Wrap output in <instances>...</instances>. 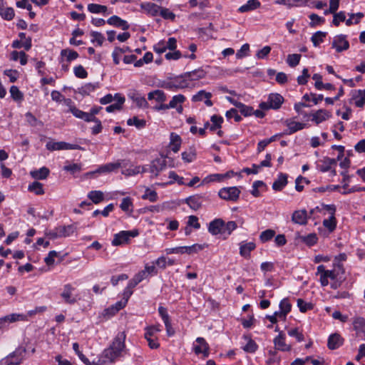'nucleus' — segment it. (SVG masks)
Here are the masks:
<instances>
[{"label": "nucleus", "instance_id": "obj_1", "mask_svg": "<svg viewBox=\"0 0 365 365\" xmlns=\"http://www.w3.org/2000/svg\"><path fill=\"white\" fill-rule=\"evenodd\" d=\"M126 334L125 331H120L114 337L112 343L107 349L102 352L98 364L113 363L117 359L123 356L126 352L125 347Z\"/></svg>", "mask_w": 365, "mask_h": 365}, {"label": "nucleus", "instance_id": "obj_2", "mask_svg": "<svg viewBox=\"0 0 365 365\" xmlns=\"http://www.w3.org/2000/svg\"><path fill=\"white\" fill-rule=\"evenodd\" d=\"M284 98L279 93H270L266 102H261L259 105L262 110H277L281 108L284 103Z\"/></svg>", "mask_w": 365, "mask_h": 365}, {"label": "nucleus", "instance_id": "obj_3", "mask_svg": "<svg viewBox=\"0 0 365 365\" xmlns=\"http://www.w3.org/2000/svg\"><path fill=\"white\" fill-rule=\"evenodd\" d=\"M138 235L139 232L136 229L128 231H120V232L114 235L112 240V245L113 246H120L124 244H128L130 237H135Z\"/></svg>", "mask_w": 365, "mask_h": 365}, {"label": "nucleus", "instance_id": "obj_4", "mask_svg": "<svg viewBox=\"0 0 365 365\" xmlns=\"http://www.w3.org/2000/svg\"><path fill=\"white\" fill-rule=\"evenodd\" d=\"M25 352L26 349L24 348L19 347L6 356L2 361L4 365H20Z\"/></svg>", "mask_w": 365, "mask_h": 365}, {"label": "nucleus", "instance_id": "obj_5", "mask_svg": "<svg viewBox=\"0 0 365 365\" xmlns=\"http://www.w3.org/2000/svg\"><path fill=\"white\" fill-rule=\"evenodd\" d=\"M74 290L75 287H73L71 284H66L63 285L61 297L64 303L68 304H74L80 299L78 295H74L73 294Z\"/></svg>", "mask_w": 365, "mask_h": 365}, {"label": "nucleus", "instance_id": "obj_6", "mask_svg": "<svg viewBox=\"0 0 365 365\" xmlns=\"http://www.w3.org/2000/svg\"><path fill=\"white\" fill-rule=\"evenodd\" d=\"M240 194V190L237 187H223L218 193L220 198L230 201H237Z\"/></svg>", "mask_w": 365, "mask_h": 365}, {"label": "nucleus", "instance_id": "obj_7", "mask_svg": "<svg viewBox=\"0 0 365 365\" xmlns=\"http://www.w3.org/2000/svg\"><path fill=\"white\" fill-rule=\"evenodd\" d=\"M145 167L148 170L147 172L151 173L152 176L157 177L166 168V161L164 159L157 158Z\"/></svg>", "mask_w": 365, "mask_h": 365}, {"label": "nucleus", "instance_id": "obj_8", "mask_svg": "<svg viewBox=\"0 0 365 365\" xmlns=\"http://www.w3.org/2000/svg\"><path fill=\"white\" fill-rule=\"evenodd\" d=\"M128 165L126 160H118L115 163H110L100 166L94 173H110L115 171L120 167H125Z\"/></svg>", "mask_w": 365, "mask_h": 365}, {"label": "nucleus", "instance_id": "obj_9", "mask_svg": "<svg viewBox=\"0 0 365 365\" xmlns=\"http://www.w3.org/2000/svg\"><path fill=\"white\" fill-rule=\"evenodd\" d=\"M159 331L160 329L155 326L148 327L145 329V339L147 340L150 349H157L160 346L157 339L153 338L154 334Z\"/></svg>", "mask_w": 365, "mask_h": 365}, {"label": "nucleus", "instance_id": "obj_10", "mask_svg": "<svg viewBox=\"0 0 365 365\" xmlns=\"http://www.w3.org/2000/svg\"><path fill=\"white\" fill-rule=\"evenodd\" d=\"M194 352L198 355L202 354L204 357L209 355V345L202 337H197L195 344H193Z\"/></svg>", "mask_w": 365, "mask_h": 365}, {"label": "nucleus", "instance_id": "obj_11", "mask_svg": "<svg viewBox=\"0 0 365 365\" xmlns=\"http://www.w3.org/2000/svg\"><path fill=\"white\" fill-rule=\"evenodd\" d=\"M332 48H335L339 53L347 50L349 48V43L343 34L337 35L332 41Z\"/></svg>", "mask_w": 365, "mask_h": 365}, {"label": "nucleus", "instance_id": "obj_12", "mask_svg": "<svg viewBox=\"0 0 365 365\" xmlns=\"http://www.w3.org/2000/svg\"><path fill=\"white\" fill-rule=\"evenodd\" d=\"M225 221L222 219H215L209 223L208 231L212 235H217L220 233H223Z\"/></svg>", "mask_w": 365, "mask_h": 365}, {"label": "nucleus", "instance_id": "obj_13", "mask_svg": "<svg viewBox=\"0 0 365 365\" xmlns=\"http://www.w3.org/2000/svg\"><path fill=\"white\" fill-rule=\"evenodd\" d=\"M185 202L193 210H197L202 207L203 196L201 195H194L187 197Z\"/></svg>", "mask_w": 365, "mask_h": 365}, {"label": "nucleus", "instance_id": "obj_14", "mask_svg": "<svg viewBox=\"0 0 365 365\" xmlns=\"http://www.w3.org/2000/svg\"><path fill=\"white\" fill-rule=\"evenodd\" d=\"M311 115L312 117V120L318 125L329 119L331 116V114L327 110L319 109Z\"/></svg>", "mask_w": 365, "mask_h": 365}, {"label": "nucleus", "instance_id": "obj_15", "mask_svg": "<svg viewBox=\"0 0 365 365\" xmlns=\"http://www.w3.org/2000/svg\"><path fill=\"white\" fill-rule=\"evenodd\" d=\"M292 221L298 225H304L307 223V212L305 210H296L292 215Z\"/></svg>", "mask_w": 365, "mask_h": 365}, {"label": "nucleus", "instance_id": "obj_16", "mask_svg": "<svg viewBox=\"0 0 365 365\" xmlns=\"http://www.w3.org/2000/svg\"><path fill=\"white\" fill-rule=\"evenodd\" d=\"M109 25L120 28L123 30L125 31L130 28V25L128 23L120 19L119 16L114 15L110 16L106 21Z\"/></svg>", "mask_w": 365, "mask_h": 365}, {"label": "nucleus", "instance_id": "obj_17", "mask_svg": "<svg viewBox=\"0 0 365 365\" xmlns=\"http://www.w3.org/2000/svg\"><path fill=\"white\" fill-rule=\"evenodd\" d=\"M274 344L275 348L282 351H288L291 349V346L285 343V336L282 331L274 339Z\"/></svg>", "mask_w": 365, "mask_h": 365}, {"label": "nucleus", "instance_id": "obj_18", "mask_svg": "<svg viewBox=\"0 0 365 365\" xmlns=\"http://www.w3.org/2000/svg\"><path fill=\"white\" fill-rule=\"evenodd\" d=\"M284 124L288 128V132L287 133L289 135L301 130L306 127L305 123L296 122L292 119H287Z\"/></svg>", "mask_w": 365, "mask_h": 365}, {"label": "nucleus", "instance_id": "obj_19", "mask_svg": "<svg viewBox=\"0 0 365 365\" xmlns=\"http://www.w3.org/2000/svg\"><path fill=\"white\" fill-rule=\"evenodd\" d=\"M344 339L340 334L334 333L331 334L328 339L327 346L329 349H338L343 344Z\"/></svg>", "mask_w": 365, "mask_h": 365}, {"label": "nucleus", "instance_id": "obj_20", "mask_svg": "<svg viewBox=\"0 0 365 365\" xmlns=\"http://www.w3.org/2000/svg\"><path fill=\"white\" fill-rule=\"evenodd\" d=\"M129 98H130L138 107L139 108H148V103L144 96H142L137 91L130 92L128 94Z\"/></svg>", "mask_w": 365, "mask_h": 365}, {"label": "nucleus", "instance_id": "obj_21", "mask_svg": "<svg viewBox=\"0 0 365 365\" xmlns=\"http://www.w3.org/2000/svg\"><path fill=\"white\" fill-rule=\"evenodd\" d=\"M287 175L280 173L272 184V189L275 191H281L287 185Z\"/></svg>", "mask_w": 365, "mask_h": 365}, {"label": "nucleus", "instance_id": "obj_22", "mask_svg": "<svg viewBox=\"0 0 365 365\" xmlns=\"http://www.w3.org/2000/svg\"><path fill=\"white\" fill-rule=\"evenodd\" d=\"M256 247L255 243L253 242H241L240 244V254L245 258H247L250 256V252L254 250Z\"/></svg>", "mask_w": 365, "mask_h": 365}, {"label": "nucleus", "instance_id": "obj_23", "mask_svg": "<svg viewBox=\"0 0 365 365\" xmlns=\"http://www.w3.org/2000/svg\"><path fill=\"white\" fill-rule=\"evenodd\" d=\"M102 109L101 107H93L89 113L81 111L80 119L83 120L86 122H91V120H99L96 118L95 115L99 113Z\"/></svg>", "mask_w": 365, "mask_h": 365}, {"label": "nucleus", "instance_id": "obj_24", "mask_svg": "<svg viewBox=\"0 0 365 365\" xmlns=\"http://www.w3.org/2000/svg\"><path fill=\"white\" fill-rule=\"evenodd\" d=\"M261 4L259 0H249L247 3L241 6L237 11L239 13H246L251 11H254L260 6Z\"/></svg>", "mask_w": 365, "mask_h": 365}, {"label": "nucleus", "instance_id": "obj_25", "mask_svg": "<svg viewBox=\"0 0 365 365\" xmlns=\"http://www.w3.org/2000/svg\"><path fill=\"white\" fill-rule=\"evenodd\" d=\"M230 174H233L232 171L227 172L225 174L215 173L207 176L202 181V183L210 182H222L225 178H230Z\"/></svg>", "mask_w": 365, "mask_h": 365}, {"label": "nucleus", "instance_id": "obj_26", "mask_svg": "<svg viewBox=\"0 0 365 365\" xmlns=\"http://www.w3.org/2000/svg\"><path fill=\"white\" fill-rule=\"evenodd\" d=\"M148 99L155 100L158 103H164L167 100V96L162 90H155L148 93Z\"/></svg>", "mask_w": 365, "mask_h": 365}, {"label": "nucleus", "instance_id": "obj_27", "mask_svg": "<svg viewBox=\"0 0 365 365\" xmlns=\"http://www.w3.org/2000/svg\"><path fill=\"white\" fill-rule=\"evenodd\" d=\"M320 162L322 164L319 165V170L322 173L331 170V166L336 165V160L329 157L324 158Z\"/></svg>", "mask_w": 365, "mask_h": 365}, {"label": "nucleus", "instance_id": "obj_28", "mask_svg": "<svg viewBox=\"0 0 365 365\" xmlns=\"http://www.w3.org/2000/svg\"><path fill=\"white\" fill-rule=\"evenodd\" d=\"M182 159L185 163H192L197 158L196 149L194 146H190L187 150L182 153Z\"/></svg>", "mask_w": 365, "mask_h": 365}, {"label": "nucleus", "instance_id": "obj_29", "mask_svg": "<svg viewBox=\"0 0 365 365\" xmlns=\"http://www.w3.org/2000/svg\"><path fill=\"white\" fill-rule=\"evenodd\" d=\"M140 7L146 12H148V14L153 16H157L160 9V6L151 2L143 3L141 4Z\"/></svg>", "mask_w": 365, "mask_h": 365}, {"label": "nucleus", "instance_id": "obj_30", "mask_svg": "<svg viewBox=\"0 0 365 365\" xmlns=\"http://www.w3.org/2000/svg\"><path fill=\"white\" fill-rule=\"evenodd\" d=\"M352 99L356 107L362 108L365 104V89L356 91Z\"/></svg>", "mask_w": 365, "mask_h": 365}, {"label": "nucleus", "instance_id": "obj_31", "mask_svg": "<svg viewBox=\"0 0 365 365\" xmlns=\"http://www.w3.org/2000/svg\"><path fill=\"white\" fill-rule=\"evenodd\" d=\"M58 231V236L61 237H66L71 235L76 230V227L74 225H68L66 226H58L57 227Z\"/></svg>", "mask_w": 365, "mask_h": 365}, {"label": "nucleus", "instance_id": "obj_32", "mask_svg": "<svg viewBox=\"0 0 365 365\" xmlns=\"http://www.w3.org/2000/svg\"><path fill=\"white\" fill-rule=\"evenodd\" d=\"M64 104L68 108V112L71 113L76 118L80 119L81 110L76 108L74 102L71 98H63Z\"/></svg>", "mask_w": 365, "mask_h": 365}, {"label": "nucleus", "instance_id": "obj_33", "mask_svg": "<svg viewBox=\"0 0 365 365\" xmlns=\"http://www.w3.org/2000/svg\"><path fill=\"white\" fill-rule=\"evenodd\" d=\"M181 138L180 135L175 133H171L170 134V149L174 153H178L180 148L181 145Z\"/></svg>", "mask_w": 365, "mask_h": 365}, {"label": "nucleus", "instance_id": "obj_34", "mask_svg": "<svg viewBox=\"0 0 365 365\" xmlns=\"http://www.w3.org/2000/svg\"><path fill=\"white\" fill-rule=\"evenodd\" d=\"M49 169L46 167H42L38 170H33L30 173L31 177L36 180H45L49 175Z\"/></svg>", "mask_w": 365, "mask_h": 365}, {"label": "nucleus", "instance_id": "obj_35", "mask_svg": "<svg viewBox=\"0 0 365 365\" xmlns=\"http://www.w3.org/2000/svg\"><path fill=\"white\" fill-rule=\"evenodd\" d=\"M207 72L202 68H197L192 71L187 72L185 76L188 78L190 81H197L205 77Z\"/></svg>", "mask_w": 365, "mask_h": 365}, {"label": "nucleus", "instance_id": "obj_36", "mask_svg": "<svg viewBox=\"0 0 365 365\" xmlns=\"http://www.w3.org/2000/svg\"><path fill=\"white\" fill-rule=\"evenodd\" d=\"M148 170L145 167L131 166L125 170H122V174L125 176H133L138 173H145Z\"/></svg>", "mask_w": 365, "mask_h": 365}, {"label": "nucleus", "instance_id": "obj_37", "mask_svg": "<svg viewBox=\"0 0 365 365\" xmlns=\"http://www.w3.org/2000/svg\"><path fill=\"white\" fill-rule=\"evenodd\" d=\"M244 339L247 341V344L242 347V349L247 353H255L258 349L257 343L248 336H244Z\"/></svg>", "mask_w": 365, "mask_h": 365}, {"label": "nucleus", "instance_id": "obj_38", "mask_svg": "<svg viewBox=\"0 0 365 365\" xmlns=\"http://www.w3.org/2000/svg\"><path fill=\"white\" fill-rule=\"evenodd\" d=\"M297 239L311 247L317 242L318 237L315 233H310L306 236L298 235Z\"/></svg>", "mask_w": 365, "mask_h": 365}, {"label": "nucleus", "instance_id": "obj_39", "mask_svg": "<svg viewBox=\"0 0 365 365\" xmlns=\"http://www.w3.org/2000/svg\"><path fill=\"white\" fill-rule=\"evenodd\" d=\"M115 98H118V101L116 103L111 104L106 108V110L108 113H112L115 110H119L121 109L123 104L125 102V98L119 96V95L117 93L115 95Z\"/></svg>", "mask_w": 365, "mask_h": 365}, {"label": "nucleus", "instance_id": "obj_40", "mask_svg": "<svg viewBox=\"0 0 365 365\" xmlns=\"http://www.w3.org/2000/svg\"><path fill=\"white\" fill-rule=\"evenodd\" d=\"M0 15L4 19L10 21L14 16V10L11 7H4L0 5Z\"/></svg>", "mask_w": 365, "mask_h": 365}, {"label": "nucleus", "instance_id": "obj_41", "mask_svg": "<svg viewBox=\"0 0 365 365\" xmlns=\"http://www.w3.org/2000/svg\"><path fill=\"white\" fill-rule=\"evenodd\" d=\"M88 10L92 14H106L108 8L106 6L98 4H89L88 5Z\"/></svg>", "mask_w": 365, "mask_h": 365}, {"label": "nucleus", "instance_id": "obj_42", "mask_svg": "<svg viewBox=\"0 0 365 365\" xmlns=\"http://www.w3.org/2000/svg\"><path fill=\"white\" fill-rule=\"evenodd\" d=\"M61 56L65 57L67 62H71L78 57V53L76 51L66 48L61 50Z\"/></svg>", "mask_w": 365, "mask_h": 365}, {"label": "nucleus", "instance_id": "obj_43", "mask_svg": "<svg viewBox=\"0 0 365 365\" xmlns=\"http://www.w3.org/2000/svg\"><path fill=\"white\" fill-rule=\"evenodd\" d=\"M210 121L212 122V124L210 126V130L211 131H215V130L221 128V125L223 123V118L220 115H213L210 118Z\"/></svg>", "mask_w": 365, "mask_h": 365}, {"label": "nucleus", "instance_id": "obj_44", "mask_svg": "<svg viewBox=\"0 0 365 365\" xmlns=\"http://www.w3.org/2000/svg\"><path fill=\"white\" fill-rule=\"evenodd\" d=\"M99 87L98 83H86L80 88L79 93L82 95H89L91 92L94 91Z\"/></svg>", "mask_w": 365, "mask_h": 365}, {"label": "nucleus", "instance_id": "obj_45", "mask_svg": "<svg viewBox=\"0 0 365 365\" xmlns=\"http://www.w3.org/2000/svg\"><path fill=\"white\" fill-rule=\"evenodd\" d=\"M88 197L95 204H98L103 200V193L99 190H93L88 192Z\"/></svg>", "mask_w": 365, "mask_h": 365}, {"label": "nucleus", "instance_id": "obj_46", "mask_svg": "<svg viewBox=\"0 0 365 365\" xmlns=\"http://www.w3.org/2000/svg\"><path fill=\"white\" fill-rule=\"evenodd\" d=\"M28 190L30 192H34L36 195H40L44 194V190L43 188L42 183L34 181L30 184L28 187Z\"/></svg>", "mask_w": 365, "mask_h": 365}, {"label": "nucleus", "instance_id": "obj_47", "mask_svg": "<svg viewBox=\"0 0 365 365\" xmlns=\"http://www.w3.org/2000/svg\"><path fill=\"white\" fill-rule=\"evenodd\" d=\"M326 32L320 31L315 32L311 38V41L313 43V45L315 47L318 46L321 43L324 41V38L326 37Z\"/></svg>", "mask_w": 365, "mask_h": 365}, {"label": "nucleus", "instance_id": "obj_48", "mask_svg": "<svg viewBox=\"0 0 365 365\" xmlns=\"http://www.w3.org/2000/svg\"><path fill=\"white\" fill-rule=\"evenodd\" d=\"M142 199L148 200L151 202H156L158 199V193L155 190L146 188L145 193L142 195Z\"/></svg>", "mask_w": 365, "mask_h": 365}, {"label": "nucleus", "instance_id": "obj_49", "mask_svg": "<svg viewBox=\"0 0 365 365\" xmlns=\"http://www.w3.org/2000/svg\"><path fill=\"white\" fill-rule=\"evenodd\" d=\"M11 97L16 101H21L24 99L22 92L16 86H12L9 90Z\"/></svg>", "mask_w": 365, "mask_h": 365}, {"label": "nucleus", "instance_id": "obj_50", "mask_svg": "<svg viewBox=\"0 0 365 365\" xmlns=\"http://www.w3.org/2000/svg\"><path fill=\"white\" fill-rule=\"evenodd\" d=\"M323 225L329 231L333 232L336 227V220L334 215H330L329 219L323 221Z\"/></svg>", "mask_w": 365, "mask_h": 365}, {"label": "nucleus", "instance_id": "obj_51", "mask_svg": "<svg viewBox=\"0 0 365 365\" xmlns=\"http://www.w3.org/2000/svg\"><path fill=\"white\" fill-rule=\"evenodd\" d=\"M275 235V231L271 229L266 230L261 232L259 240L262 243L271 240Z\"/></svg>", "mask_w": 365, "mask_h": 365}, {"label": "nucleus", "instance_id": "obj_52", "mask_svg": "<svg viewBox=\"0 0 365 365\" xmlns=\"http://www.w3.org/2000/svg\"><path fill=\"white\" fill-rule=\"evenodd\" d=\"M64 142L49 141L46 143V148L50 151L64 150Z\"/></svg>", "mask_w": 365, "mask_h": 365}, {"label": "nucleus", "instance_id": "obj_53", "mask_svg": "<svg viewBox=\"0 0 365 365\" xmlns=\"http://www.w3.org/2000/svg\"><path fill=\"white\" fill-rule=\"evenodd\" d=\"M205 247V245L194 244L191 246H184V254H193L197 253L200 250H202Z\"/></svg>", "mask_w": 365, "mask_h": 365}, {"label": "nucleus", "instance_id": "obj_54", "mask_svg": "<svg viewBox=\"0 0 365 365\" xmlns=\"http://www.w3.org/2000/svg\"><path fill=\"white\" fill-rule=\"evenodd\" d=\"M292 304L287 298L283 299L279 303V309L282 311V316L287 315L290 312Z\"/></svg>", "mask_w": 365, "mask_h": 365}, {"label": "nucleus", "instance_id": "obj_55", "mask_svg": "<svg viewBox=\"0 0 365 365\" xmlns=\"http://www.w3.org/2000/svg\"><path fill=\"white\" fill-rule=\"evenodd\" d=\"M309 17L311 20V22L309 23V26L311 27H315L316 26L322 25L325 22L324 18L321 17L316 14H311Z\"/></svg>", "mask_w": 365, "mask_h": 365}, {"label": "nucleus", "instance_id": "obj_56", "mask_svg": "<svg viewBox=\"0 0 365 365\" xmlns=\"http://www.w3.org/2000/svg\"><path fill=\"white\" fill-rule=\"evenodd\" d=\"M120 207L124 212H132L133 211V202L132 200L129 197H126L123 198L121 203L120 205Z\"/></svg>", "mask_w": 365, "mask_h": 365}, {"label": "nucleus", "instance_id": "obj_57", "mask_svg": "<svg viewBox=\"0 0 365 365\" xmlns=\"http://www.w3.org/2000/svg\"><path fill=\"white\" fill-rule=\"evenodd\" d=\"M91 42L92 43H97V45L98 46H102L104 40H105V37L104 36L100 33V32H98V31H91Z\"/></svg>", "mask_w": 365, "mask_h": 365}, {"label": "nucleus", "instance_id": "obj_58", "mask_svg": "<svg viewBox=\"0 0 365 365\" xmlns=\"http://www.w3.org/2000/svg\"><path fill=\"white\" fill-rule=\"evenodd\" d=\"M185 101V97L182 94L174 96L172 98V100L168 103V106L170 107V108H177L178 104L182 103H184Z\"/></svg>", "mask_w": 365, "mask_h": 365}, {"label": "nucleus", "instance_id": "obj_59", "mask_svg": "<svg viewBox=\"0 0 365 365\" xmlns=\"http://www.w3.org/2000/svg\"><path fill=\"white\" fill-rule=\"evenodd\" d=\"M327 270L325 269V267L322 264L317 267V274H320V283L322 287L327 286L329 281L325 279V273Z\"/></svg>", "mask_w": 365, "mask_h": 365}, {"label": "nucleus", "instance_id": "obj_60", "mask_svg": "<svg viewBox=\"0 0 365 365\" xmlns=\"http://www.w3.org/2000/svg\"><path fill=\"white\" fill-rule=\"evenodd\" d=\"M301 55L297 53L289 54L287 56V62L291 67L297 66L300 61Z\"/></svg>", "mask_w": 365, "mask_h": 365}, {"label": "nucleus", "instance_id": "obj_61", "mask_svg": "<svg viewBox=\"0 0 365 365\" xmlns=\"http://www.w3.org/2000/svg\"><path fill=\"white\" fill-rule=\"evenodd\" d=\"M145 120L143 119H139L138 117H133L132 118H129L127 120V124L128 125H135L137 128H142L145 125Z\"/></svg>", "mask_w": 365, "mask_h": 365}, {"label": "nucleus", "instance_id": "obj_62", "mask_svg": "<svg viewBox=\"0 0 365 365\" xmlns=\"http://www.w3.org/2000/svg\"><path fill=\"white\" fill-rule=\"evenodd\" d=\"M26 122L33 127L37 126V125H41L42 122L41 120H38L31 112H27L25 114Z\"/></svg>", "mask_w": 365, "mask_h": 365}, {"label": "nucleus", "instance_id": "obj_63", "mask_svg": "<svg viewBox=\"0 0 365 365\" xmlns=\"http://www.w3.org/2000/svg\"><path fill=\"white\" fill-rule=\"evenodd\" d=\"M211 97V93L206 92L204 90H201L197 94L192 96V101L194 102L202 101L204 98H210Z\"/></svg>", "mask_w": 365, "mask_h": 365}, {"label": "nucleus", "instance_id": "obj_64", "mask_svg": "<svg viewBox=\"0 0 365 365\" xmlns=\"http://www.w3.org/2000/svg\"><path fill=\"white\" fill-rule=\"evenodd\" d=\"M237 108H239L240 113L245 116H250L253 113V108L251 106H246L242 103H239L237 105Z\"/></svg>", "mask_w": 365, "mask_h": 365}]
</instances>
